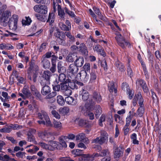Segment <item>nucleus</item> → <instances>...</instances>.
Returning <instances> with one entry per match:
<instances>
[{"label": "nucleus", "mask_w": 161, "mask_h": 161, "mask_svg": "<svg viewBox=\"0 0 161 161\" xmlns=\"http://www.w3.org/2000/svg\"><path fill=\"white\" fill-rule=\"evenodd\" d=\"M89 101V103L88 101L85 104L84 106L81 107L82 112L86 116H88L90 119L93 120L94 119V114L91 112L93 110V105L94 104V102L92 101Z\"/></svg>", "instance_id": "1"}, {"label": "nucleus", "mask_w": 161, "mask_h": 161, "mask_svg": "<svg viewBox=\"0 0 161 161\" xmlns=\"http://www.w3.org/2000/svg\"><path fill=\"white\" fill-rule=\"evenodd\" d=\"M137 101H138V103L141 107L139 108L137 111V114L139 116H142L144 113V108L142 107L143 102V99L142 97L141 93L139 92L137 94L135 95L133 101V104L134 106H135L137 103Z\"/></svg>", "instance_id": "2"}, {"label": "nucleus", "mask_w": 161, "mask_h": 161, "mask_svg": "<svg viewBox=\"0 0 161 161\" xmlns=\"http://www.w3.org/2000/svg\"><path fill=\"white\" fill-rule=\"evenodd\" d=\"M38 117L41 120L37 121L39 124L46 125L48 126L51 125L52 124L50 119L46 112L43 111L42 112V113H38Z\"/></svg>", "instance_id": "3"}, {"label": "nucleus", "mask_w": 161, "mask_h": 161, "mask_svg": "<svg viewBox=\"0 0 161 161\" xmlns=\"http://www.w3.org/2000/svg\"><path fill=\"white\" fill-rule=\"evenodd\" d=\"M108 134L106 131L103 130L101 131L100 136L94 139L92 141V143H98L102 145L107 142L108 140Z\"/></svg>", "instance_id": "4"}, {"label": "nucleus", "mask_w": 161, "mask_h": 161, "mask_svg": "<svg viewBox=\"0 0 161 161\" xmlns=\"http://www.w3.org/2000/svg\"><path fill=\"white\" fill-rule=\"evenodd\" d=\"M115 35L116 36L115 37V39L116 40L118 45L122 48H124L128 45L129 46L130 45L129 43L127 42L125 40L124 38L121 34L119 33H116Z\"/></svg>", "instance_id": "5"}, {"label": "nucleus", "mask_w": 161, "mask_h": 161, "mask_svg": "<svg viewBox=\"0 0 161 161\" xmlns=\"http://www.w3.org/2000/svg\"><path fill=\"white\" fill-rule=\"evenodd\" d=\"M97 153H94L92 154H83L79 158V161H93L95 158H98Z\"/></svg>", "instance_id": "6"}, {"label": "nucleus", "mask_w": 161, "mask_h": 161, "mask_svg": "<svg viewBox=\"0 0 161 161\" xmlns=\"http://www.w3.org/2000/svg\"><path fill=\"white\" fill-rule=\"evenodd\" d=\"M5 9H2L0 11V20L1 22H4L8 21L9 18L11 15L10 11L8 10L5 11Z\"/></svg>", "instance_id": "7"}, {"label": "nucleus", "mask_w": 161, "mask_h": 161, "mask_svg": "<svg viewBox=\"0 0 161 161\" xmlns=\"http://www.w3.org/2000/svg\"><path fill=\"white\" fill-rule=\"evenodd\" d=\"M34 10L36 12L42 14H46L47 12V8L46 6L36 5L33 7Z\"/></svg>", "instance_id": "8"}, {"label": "nucleus", "mask_w": 161, "mask_h": 161, "mask_svg": "<svg viewBox=\"0 0 161 161\" xmlns=\"http://www.w3.org/2000/svg\"><path fill=\"white\" fill-rule=\"evenodd\" d=\"M56 135V133L55 132L45 131L39 132L38 134V136L39 137L46 141H47L48 138L50 137L51 136Z\"/></svg>", "instance_id": "9"}, {"label": "nucleus", "mask_w": 161, "mask_h": 161, "mask_svg": "<svg viewBox=\"0 0 161 161\" xmlns=\"http://www.w3.org/2000/svg\"><path fill=\"white\" fill-rule=\"evenodd\" d=\"M114 157L115 158H118L122 156L123 153V149L122 147L119 146L114 147Z\"/></svg>", "instance_id": "10"}, {"label": "nucleus", "mask_w": 161, "mask_h": 161, "mask_svg": "<svg viewBox=\"0 0 161 161\" xmlns=\"http://www.w3.org/2000/svg\"><path fill=\"white\" fill-rule=\"evenodd\" d=\"M67 139L66 136H62L59 137V142H58V148H59V150H61L67 147V145L65 142Z\"/></svg>", "instance_id": "11"}, {"label": "nucleus", "mask_w": 161, "mask_h": 161, "mask_svg": "<svg viewBox=\"0 0 161 161\" xmlns=\"http://www.w3.org/2000/svg\"><path fill=\"white\" fill-rule=\"evenodd\" d=\"M54 35L58 38L57 40L60 44H63L64 43L65 36L64 32L57 31L55 33Z\"/></svg>", "instance_id": "12"}, {"label": "nucleus", "mask_w": 161, "mask_h": 161, "mask_svg": "<svg viewBox=\"0 0 161 161\" xmlns=\"http://www.w3.org/2000/svg\"><path fill=\"white\" fill-rule=\"evenodd\" d=\"M75 137L76 140H79L80 141L86 143L89 142L88 138L86 137L85 134L83 133H79Z\"/></svg>", "instance_id": "13"}, {"label": "nucleus", "mask_w": 161, "mask_h": 161, "mask_svg": "<svg viewBox=\"0 0 161 161\" xmlns=\"http://www.w3.org/2000/svg\"><path fill=\"white\" fill-rule=\"evenodd\" d=\"M79 96L84 101L87 100L89 97L88 92L84 89H82L80 92Z\"/></svg>", "instance_id": "14"}, {"label": "nucleus", "mask_w": 161, "mask_h": 161, "mask_svg": "<svg viewBox=\"0 0 161 161\" xmlns=\"http://www.w3.org/2000/svg\"><path fill=\"white\" fill-rule=\"evenodd\" d=\"M48 144L49 151H53L56 149L59 150V148H58V142L54 141H50L48 142Z\"/></svg>", "instance_id": "15"}, {"label": "nucleus", "mask_w": 161, "mask_h": 161, "mask_svg": "<svg viewBox=\"0 0 161 161\" xmlns=\"http://www.w3.org/2000/svg\"><path fill=\"white\" fill-rule=\"evenodd\" d=\"M78 70V68L74 64H71L69 67L68 70V72L69 73L73 74L76 73Z\"/></svg>", "instance_id": "16"}, {"label": "nucleus", "mask_w": 161, "mask_h": 161, "mask_svg": "<svg viewBox=\"0 0 161 161\" xmlns=\"http://www.w3.org/2000/svg\"><path fill=\"white\" fill-rule=\"evenodd\" d=\"M77 78L78 79L82 80L84 78L86 80H87L89 78L88 75H87V73L84 71H81L80 72L77 74Z\"/></svg>", "instance_id": "17"}, {"label": "nucleus", "mask_w": 161, "mask_h": 161, "mask_svg": "<svg viewBox=\"0 0 161 161\" xmlns=\"http://www.w3.org/2000/svg\"><path fill=\"white\" fill-rule=\"evenodd\" d=\"M84 63V59L82 57L77 58L75 61V65L78 67H81Z\"/></svg>", "instance_id": "18"}, {"label": "nucleus", "mask_w": 161, "mask_h": 161, "mask_svg": "<svg viewBox=\"0 0 161 161\" xmlns=\"http://www.w3.org/2000/svg\"><path fill=\"white\" fill-rule=\"evenodd\" d=\"M78 51L80 52L83 54H87L88 51L87 47L83 43H81L78 47Z\"/></svg>", "instance_id": "19"}, {"label": "nucleus", "mask_w": 161, "mask_h": 161, "mask_svg": "<svg viewBox=\"0 0 161 161\" xmlns=\"http://www.w3.org/2000/svg\"><path fill=\"white\" fill-rule=\"evenodd\" d=\"M58 12V15L61 20L65 19V14L64 10L61 8V6H58V8H57Z\"/></svg>", "instance_id": "20"}, {"label": "nucleus", "mask_w": 161, "mask_h": 161, "mask_svg": "<svg viewBox=\"0 0 161 161\" xmlns=\"http://www.w3.org/2000/svg\"><path fill=\"white\" fill-rule=\"evenodd\" d=\"M14 48V47L9 43H1L0 44V49L1 50H11Z\"/></svg>", "instance_id": "21"}, {"label": "nucleus", "mask_w": 161, "mask_h": 161, "mask_svg": "<svg viewBox=\"0 0 161 161\" xmlns=\"http://www.w3.org/2000/svg\"><path fill=\"white\" fill-rule=\"evenodd\" d=\"M51 92L50 87L48 86L45 85L42 89L41 93L43 95H46L49 93Z\"/></svg>", "instance_id": "22"}, {"label": "nucleus", "mask_w": 161, "mask_h": 161, "mask_svg": "<svg viewBox=\"0 0 161 161\" xmlns=\"http://www.w3.org/2000/svg\"><path fill=\"white\" fill-rule=\"evenodd\" d=\"M42 63L43 68L45 69L48 68L50 66V61L44 57L42 58Z\"/></svg>", "instance_id": "23"}, {"label": "nucleus", "mask_w": 161, "mask_h": 161, "mask_svg": "<svg viewBox=\"0 0 161 161\" xmlns=\"http://www.w3.org/2000/svg\"><path fill=\"white\" fill-rule=\"evenodd\" d=\"M108 88L110 92H114L115 93L117 92V89L114 88V84L112 81L109 82L108 84Z\"/></svg>", "instance_id": "24"}, {"label": "nucleus", "mask_w": 161, "mask_h": 161, "mask_svg": "<svg viewBox=\"0 0 161 161\" xmlns=\"http://www.w3.org/2000/svg\"><path fill=\"white\" fill-rule=\"evenodd\" d=\"M69 108L67 107L61 108L59 109V112L64 115L67 114L69 112Z\"/></svg>", "instance_id": "25"}, {"label": "nucleus", "mask_w": 161, "mask_h": 161, "mask_svg": "<svg viewBox=\"0 0 161 161\" xmlns=\"http://www.w3.org/2000/svg\"><path fill=\"white\" fill-rule=\"evenodd\" d=\"M53 1V12H55L56 9L58 8L59 3H61V0H52Z\"/></svg>", "instance_id": "26"}, {"label": "nucleus", "mask_w": 161, "mask_h": 161, "mask_svg": "<svg viewBox=\"0 0 161 161\" xmlns=\"http://www.w3.org/2000/svg\"><path fill=\"white\" fill-rule=\"evenodd\" d=\"M50 73L49 71H46L44 72L43 74V77L44 79V81L46 80L47 83H48L50 79Z\"/></svg>", "instance_id": "27"}, {"label": "nucleus", "mask_w": 161, "mask_h": 161, "mask_svg": "<svg viewBox=\"0 0 161 161\" xmlns=\"http://www.w3.org/2000/svg\"><path fill=\"white\" fill-rule=\"evenodd\" d=\"M57 100L58 103L59 105L62 106L64 105L65 101L63 97L61 95L58 96L57 97Z\"/></svg>", "instance_id": "28"}, {"label": "nucleus", "mask_w": 161, "mask_h": 161, "mask_svg": "<svg viewBox=\"0 0 161 161\" xmlns=\"http://www.w3.org/2000/svg\"><path fill=\"white\" fill-rule=\"evenodd\" d=\"M130 138L133 144H138L139 141L137 140V135L136 133H133L131 136Z\"/></svg>", "instance_id": "29"}, {"label": "nucleus", "mask_w": 161, "mask_h": 161, "mask_svg": "<svg viewBox=\"0 0 161 161\" xmlns=\"http://www.w3.org/2000/svg\"><path fill=\"white\" fill-rule=\"evenodd\" d=\"M65 102L68 104L71 105H74L75 104L74 102V98L71 97H68L65 98Z\"/></svg>", "instance_id": "30"}, {"label": "nucleus", "mask_w": 161, "mask_h": 161, "mask_svg": "<svg viewBox=\"0 0 161 161\" xmlns=\"http://www.w3.org/2000/svg\"><path fill=\"white\" fill-rule=\"evenodd\" d=\"M93 9L95 13L98 15L99 18L102 20H104L103 16L100 13L99 9L94 7L93 8Z\"/></svg>", "instance_id": "31"}, {"label": "nucleus", "mask_w": 161, "mask_h": 161, "mask_svg": "<svg viewBox=\"0 0 161 161\" xmlns=\"http://www.w3.org/2000/svg\"><path fill=\"white\" fill-rule=\"evenodd\" d=\"M59 26L61 29L63 31H69L70 30V27L66 26L64 24L61 22L59 23Z\"/></svg>", "instance_id": "32"}, {"label": "nucleus", "mask_w": 161, "mask_h": 161, "mask_svg": "<svg viewBox=\"0 0 161 161\" xmlns=\"http://www.w3.org/2000/svg\"><path fill=\"white\" fill-rule=\"evenodd\" d=\"M17 22L8 21V25L10 29L15 30L17 28Z\"/></svg>", "instance_id": "33"}, {"label": "nucleus", "mask_w": 161, "mask_h": 161, "mask_svg": "<svg viewBox=\"0 0 161 161\" xmlns=\"http://www.w3.org/2000/svg\"><path fill=\"white\" fill-rule=\"evenodd\" d=\"M68 86L70 89H77L78 87L76 85V83L73 81H68L67 83Z\"/></svg>", "instance_id": "34"}, {"label": "nucleus", "mask_w": 161, "mask_h": 161, "mask_svg": "<svg viewBox=\"0 0 161 161\" xmlns=\"http://www.w3.org/2000/svg\"><path fill=\"white\" fill-rule=\"evenodd\" d=\"M55 12H52L49 14L47 21L49 22L50 24H52L54 21L55 15L54 13Z\"/></svg>", "instance_id": "35"}, {"label": "nucleus", "mask_w": 161, "mask_h": 161, "mask_svg": "<svg viewBox=\"0 0 161 161\" xmlns=\"http://www.w3.org/2000/svg\"><path fill=\"white\" fill-rule=\"evenodd\" d=\"M93 109L95 111V114L96 116L97 115L100 114L102 112V109L99 105H97L94 108H93Z\"/></svg>", "instance_id": "36"}, {"label": "nucleus", "mask_w": 161, "mask_h": 161, "mask_svg": "<svg viewBox=\"0 0 161 161\" xmlns=\"http://www.w3.org/2000/svg\"><path fill=\"white\" fill-rule=\"evenodd\" d=\"M109 153V151L107 149L103 150L100 152L99 154L97 153V154L98 155V157L99 156L104 157L107 155H108Z\"/></svg>", "instance_id": "37"}, {"label": "nucleus", "mask_w": 161, "mask_h": 161, "mask_svg": "<svg viewBox=\"0 0 161 161\" xmlns=\"http://www.w3.org/2000/svg\"><path fill=\"white\" fill-rule=\"evenodd\" d=\"M53 124L55 128L59 129H61L62 128V125L61 123L59 121H57L54 120Z\"/></svg>", "instance_id": "38"}, {"label": "nucleus", "mask_w": 161, "mask_h": 161, "mask_svg": "<svg viewBox=\"0 0 161 161\" xmlns=\"http://www.w3.org/2000/svg\"><path fill=\"white\" fill-rule=\"evenodd\" d=\"M93 50L94 51H96L97 53H100L101 55H102L103 56H104L105 55V53L102 52V49L100 48L99 46L98 45H96L93 48Z\"/></svg>", "instance_id": "39"}, {"label": "nucleus", "mask_w": 161, "mask_h": 161, "mask_svg": "<svg viewBox=\"0 0 161 161\" xmlns=\"http://www.w3.org/2000/svg\"><path fill=\"white\" fill-rule=\"evenodd\" d=\"M63 63L61 62H59L58 64V71L59 73H62L65 70L64 68L62 66Z\"/></svg>", "instance_id": "40"}, {"label": "nucleus", "mask_w": 161, "mask_h": 161, "mask_svg": "<svg viewBox=\"0 0 161 161\" xmlns=\"http://www.w3.org/2000/svg\"><path fill=\"white\" fill-rule=\"evenodd\" d=\"M35 15L38 20L42 21H45L46 19V18L45 14L40 15L39 14H36Z\"/></svg>", "instance_id": "41"}, {"label": "nucleus", "mask_w": 161, "mask_h": 161, "mask_svg": "<svg viewBox=\"0 0 161 161\" xmlns=\"http://www.w3.org/2000/svg\"><path fill=\"white\" fill-rule=\"evenodd\" d=\"M64 9L65 12L70 16L71 18H75L76 16L75 15L74 12L69 10L67 8L65 7Z\"/></svg>", "instance_id": "42"}, {"label": "nucleus", "mask_w": 161, "mask_h": 161, "mask_svg": "<svg viewBox=\"0 0 161 161\" xmlns=\"http://www.w3.org/2000/svg\"><path fill=\"white\" fill-rule=\"evenodd\" d=\"M93 97L98 103L100 102L102 100L101 96L98 92H95L93 95Z\"/></svg>", "instance_id": "43"}, {"label": "nucleus", "mask_w": 161, "mask_h": 161, "mask_svg": "<svg viewBox=\"0 0 161 161\" xmlns=\"http://www.w3.org/2000/svg\"><path fill=\"white\" fill-rule=\"evenodd\" d=\"M82 151L80 149L74 150L72 152V154L75 155V156L81 155H82Z\"/></svg>", "instance_id": "44"}, {"label": "nucleus", "mask_w": 161, "mask_h": 161, "mask_svg": "<svg viewBox=\"0 0 161 161\" xmlns=\"http://www.w3.org/2000/svg\"><path fill=\"white\" fill-rule=\"evenodd\" d=\"M146 84L145 82L142 80L138 79L137 80L136 82V84L137 86L138 87L141 86L142 87L145 85Z\"/></svg>", "instance_id": "45"}, {"label": "nucleus", "mask_w": 161, "mask_h": 161, "mask_svg": "<svg viewBox=\"0 0 161 161\" xmlns=\"http://www.w3.org/2000/svg\"><path fill=\"white\" fill-rule=\"evenodd\" d=\"M96 79V75L95 73L93 72H92L90 74V82L91 83H94L95 82Z\"/></svg>", "instance_id": "46"}, {"label": "nucleus", "mask_w": 161, "mask_h": 161, "mask_svg": "<svg viewBox=\"0 0 161 161\" xmlns=\"http://www.w3.org/2000/svg\"><path fill=\"white\" fill-rule=\"evenodd\" d=\"M115 120L116 122L119 123L121 125H123L124 122L122 120V118L118 114H115Z\"/></svg>", "instance_id": "47"}, {"label": "nucleus", "mask_w": 161, "mask_h": 161, "mask_svg": "<svg viewBox=\"0 0 161 161\" xmlns=\"http://www.w3.org/2000/svg\"><path fill=\"white\" fill-rule=\"evenodd\" d=\"M58 79L60 82H61L63 83H66V76L64 74L61 73L60 74L58 77Z\"/></svg>", "instance_id": "48"}, {"label": "nucleus", "mask_w": 161, "mask_h": 161, "mask_svg": "<svg viewBox=\"0 0 161 161\" xmlns=\"http://www.w3.org/2000/svg\"><path fill=\"white\" fill-rule=\"evenodd\" d=\"M38 144L40 145L42 148L49 151L48 142V144H47L44 142H41L39 143Z\"/></svg>", "instance_id": "49"}, {"label": "nucleus", "mask_w": 161, "mask_h": 161, "mask_svg": "<svg viewBox=\"0 0 161 161\" xmlns=\"http://www.w3.org/2000/svg\"><path fill=\"white\" fill-rule=\"evenodd\" d=\"M83 67L85 70V71H84V72H86V73L87 72H90L91 69L90 64L87 63H86L84 65Z\"/></svg>", "instance_id": "50"}, {"label": "nucleus", "mask_w": 161, "mask_h": 161, "mask_svg": "<svg viewBox=\"0 0 161 161\" xmlns=\"http://www.w3.org/2000/svg\"><path fill=\"white\" fill-rule=\"evenodd\" d=\"M31 22V19L29 17H26L25 19L23 20L22 22L23 25H29L30 24Z\"/></svg>", "instance_id": "51"}, {"label": "nucleus", "mask_w": 161, "mask_h": 161, "mask_svg": "<svg viewBox=\"0 0 161 161\" xmlns=\"http://www.w3.org/2000/svg\"><path fill=\"white\" fill-rule=\"evenodd\" d=\"M18 16L16 14H13L12 17L10 18L8 21L17 22L18 21Z\"/></svg>", "instance_id": "52"}, {"label": "nucleus", "mask_w": 161, "mask_h": 161, "mask_svg": "<svg viewBox=\"0 0 161 161\" xmlns=\"http://www.w3.org/2000/svg\"><path fill=\"white\" fill-rule=\"evenodd\" d=\"M89 12L90 14L92 16L93 18H94L96 21L99 24H101L102 23V22L99 20H97V17L95 14L94 13L93 11L91 9H89Z\"/></svg>", "instance_id": "53"}, {"label": "nucleus", "mask_w": 161, "mask_h": 161, "mask_svg": "<svg viewBox=\"0 0 161 161\" xmlns=\"http://www.w3.org/2000/svg\"><path fill=\"white\" fill-rule=\"evenodd\" d=\"M116 66L120 71H123L124 70V66L119 61L117 62L115 64Z\"/></svg>", "instance_id": "54"}, {"label": "nucleus", "mask_w": 161, "mask_h": 161, "mask_svg": "<svg viewBox=\"0 0 161 161\" xmlns=\"http://www.w3.org/2000/svg\"><path fill=\"white\" fill-rule=\"evenodd\" d=\"M131 113V112L130 111L129 112L130 114L128 116L126 119V124L125 126V127H128L130 123V121L131 120V119H132V117L131 116V115L130 114Z\"/></svg>", "instance_id": "55"}, {"label": "nucleus", "mask_w": 161, "mask_h": 161, "mask_svg": "<svg viewBox=\"0 0 161 161\" xmlns=\"http://www.w3.org/2000/svg\"><path fill=\"white\" fill-rule=\"evenodd\" d=\"M87 122V121L86 120L81 119L79 121V124L80 126L86 127L87 126V125H86Z\"/></svg>", "instance_id": "56"}, {"label": "nucleus", "mask_w": 161, "mask_h": 161, "mask_svg": "<svg viewBox=\"0 0 161 161\" xmlns=\"http://www.w3.org/2000/svg\"><path fill=\"white\" fill-rule=\"evenodd\" d=\"M52 114L54 117L55 118L57 119H59L60 118V116L59 114L56 112V111L53 110L51 112Z\"/></svg>", "instance_id": "57"}, {"label": "nucleus", "mask_w": 161, "mask_h": 161, "mask_svg": "<svg viewBox=\"0 0 161 161\" xmlns=\"http://www.w3.org/2000/svg\"><path fill=\"white\" fill-rule=\"evenodd\" d=\"M127 94L128 95L129 98L131 99L132 98L134 94V92L132 90L129 89L126 91Z\"/></svg>", "instance_id": "58"}, {"label": "nucleus", "mask_w": 161, "mask_h": 161, "mask_svg": "<svg viewBox=\"0 0 161 161\" xmlns=\"http://www.w3.org/2000/svg\"><path fill=\"white\" fill-rule=\"evenodd\" d=\"M121 87L123 90L125 91L126 90V91H127V90L130 89L128 84L126 83H123L122 84Z\"/></svg>", "instance_id": "59"}, {"label": "nucleus", "mask_w": 161, "mask_h": 161, "mask_svg": "<svg viewBox=\"0 0 161 161\" xmlns=\"http://www.w3.org/2000/svg\"><path fill=\"white\" fill-rule=\"evenodd\" d=\"M66 35L71 41H75V37L73 36L69 32H66Z\"/></svg>", "instance_id": "60"}, {"label": "nucleus", "mask_w": 161, "mask_h": 161, "mask_svg": "<svg viewBox=\"0 0 161 161\" xmlns=\"http://www.w3.org/2000/svg\"><path fill=\"white\" fill-rule=\"evenodd\" d=\"M105 119V116L104 115L102 114L100 117L99 120V124L100 125L102 126L103 125L102 122H104Z\"/></svg>", "instance_id": "61"}, {"label": "nucleus", "mask_w": 161, "mask_h": 161, "mask_svg": "<svg viewBox=\"0 0 161 161\" xmlns=\"http://www.w3.org/2000/svg\"><path fill=\"white\" fill-rule=\"evenodd\" d=\"M65 83L62 86H61V89L62 90L64 91H65V90H66L67 89H69V87L68 86V85L67 84V83L66 82V83Z\"/></svg>", "instance_id": "62"}, {"label": "nucleus", "mask_w": 161, "mask_h": 161, "mask_svg": "<svg viewBox=\"0 0 161 161\" xmlns=\"http://www.w3.org/2000/svg\"><path fill=\"white\" fill-rule=\"evenodd\" d=\"M25 153L21 152H19L16 153V156L18 158H23L25 156Z\"/></svg>", "instance_id": "63"}, {"label": "nucleus", "mask_w": 161, "mask_h": 161, "mask_svg": "<svg viewBox=\"0 0 161 161\" xmlns=\"http://www.w3.org/2000/svg\"><path fill=\"white\" fill-rule=\"evenodd\" d=\"M57 95V93L55 92H53L48 94L47 97V98H51Z\"/></svg>", "instance_id": "64"}]
</instances>
